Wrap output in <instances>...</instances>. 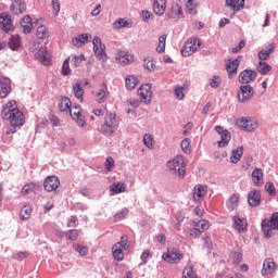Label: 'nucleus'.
Masks as SVG:
<instances>
[{"label":"nucleus","mask_w":278,"mask_h":278,"mask_svg":"<svg viewBox=\"0 0 278 278\" xmlns=\"http://www.w3.org/2000/svg\"><path fill=\"white\" fill-rule=\"evenodd\" d=\"M1 117L10 123L11 128L7 129V136L16 134L25 125V114L18 109L15 100H11L2 105Z\"/></svg>","instance_id":"nucleus-1"},{"label":"nucleus","mask_w":278,"mask_h":278,"mask_svg":"<svg viewBox=\"0 0 278 278\" xmlns=\"http://www.w3.org/2000/svg\"><path fill=\"white\" fill-rule=\"evenodd\" d=\"M116 128V113H106L104 123L100 126V134L105 138H112Z\"/></svg>","instance_id":"nucleus-2"},{"label":"nucleus","mask_w":278,"mask_h":278,"mask_svg":"<svg viewBox=\"0 0 278 278\" xmlns=\"http://www.w3.org/2000/svg\"><path fill=\"white\" fill-rule=\"evenodd\" d=\"M235 125L236 127H239V129H242L248 134H253V131L257 129L260 124L257 123V121H255V118L248 116V117L237 118L235 121Z\"/></svg>","instance_id":"nucleus-3"},{"label":"nucleus","mask_w":278,"mask_h":278,"mask_svg":"<svg viewBox=\"0 0 278 278\" xmlns=\"http://www.w3.org/2000/svg\"><path fill=\"white\" fill-rule=\"evenodd\" d=\"M93 53L99 62H108V53L105 52V43L101 41L99 36L92 39Z\"/></svg>","instance_id":"nucleus-4"},{"label":"nucleus","mask_w":278,"mask_h":278,"mask_svg":"<svg viewBox=\"0 0 278 278\" xmlns=\"http://www.w3.org/2000/svg\"><path fill=\"white\" fill-rule=\"evenodd\" d=\"M184 260V253L177 248H167V251L163 253L162 261L168 264H177Z\"/></svg>","instance_id":"nucleus-5"},{"label":"nucleus","mask_w":278,"mask_h":278,"mask_svg":"<svg viewBox=\"0 0 278 278\" xmlns=\"http://www.w3.org/2000/svg\"><path fill=\"white\" fill-rule=\"evenodd\" d=\"M137 94L141 103L149 105L153 99V91H151V84H143L137 89Z\"/></svg>","instance_id":"nucleus-6"},{"label":"nucleus","mask_w":278,"mask_h":278,"mask_svg":"<svg viewBox=\"0 0 278 278\" xmlns=\"http://www.w3.org/2000/svg\"><path fill=\"white\" fill-rule=\"evenodd\" d=\"M215 131L220 136V140L217 141V147L219 149H225V147L229 146V142H231V132L229 130L225 129L223 126H215Z\"/></svg>","instance_id":"nucleus-7"},{"label":"nucleus","mask_w":278,"mask_h":278,"mask_svg":"<svg viewBox=\"0 0 278 278\" xmlns=\"http://www.w3.org/2000/svg\"><path fill=\"white\" fill-rule=\"evenodd\" d=\"M255 94V90L251 85H241L239 87L237 99L240 103H247Z\"/></svg>","instance_id":"nucleus-8"},{"label":"nucleus","mask_w":278,"mask_h":278,"mask_svg":"<svg viewBox=\"0 0 278 278\" xmlns=\"http://www.w3.org/2000/svg\"><path fill=\"white\" fill-rule=\"evenodd\" d=\"M0 27L4 34H10V31H14V21L12 20V15L8 12H2L0 14Z\"/></svg>","instance_id":"nucleus-9"},{"label":"nucleus","mask_w":278,"mask_h":278,"mask_svg":"<svg viewBox=\"0 0 278 278\" xmlns=\"http://www.w3.org/2000/svg\"><path fill=\"white\" fill-rule=\"evenodd\" d=\"M242 55H238L236 59H228V63H226L228 79H232L233 75H238V68L240 67V62H242Z\"/></svg>","instance_id":"nucleus-10"},{"label":"nucleus","mask_w":278,"mask_h":278,"mask_svg":"<svg viewBox=\"0 0 278 278\" xmlns=\"http://www.w3.org/2000/svg\"><path fill=\"white\" fill-rule=\"evenodd\" d=\"M12 94V79L8 76H0V99H5Z\"/></svg>","instance_id":"nucleus-11"},{"label":"nucleus","mask_w":278,"mask_h":278,"mask_svg":"<svg viewBox=\"0 0 278 278\" xmlns=\"http://www.w3.org/2000/svg\"><path fill=\"white\" fill-rule=\"evenodd\" d=\"M239 84L250 85L251 81H255L257 79V71L245 68L239 74Z\"/></svg>","instance_id":"nucleus-12"},{"label":"nucleus","mask_w":278,"mask_h":278,"mask_svg":"<svg viewBox=\"0 0 278 278\" xmlns=\"http://www.w3.org/2000/svg\"><path fill=\"white\" fill-rule=\"evenodd\" d=\"M60 188V178L55 175L48 176L43 180V189L46 192H55Z\"/></svg>","instance_id":"nucleus-13"},{"label":"nucleus","mask_w":278,"mask_h":278,"mask_svg":"<svg viewBox=\"0 0 278 278\" xmlns=\"http://www.w3.org/2000/svg\"><path fill=\"white\" fill-rule=\"evenodd\" d=\"M248 204L250 207H260L262 205V191L252 189L248 193Z\"/></svg>","instance_id":"nucleus-14"},{"label":"nucleus","mask_w":278,"mask_h":278,"mask_svg":"<svg viewBox=\"0 0 278 278\" xmlns=\"http://www.w3.org/2000/svg\"><path fill=\"white\" fill-rule=\"evenodd\" d=\"M92 40V35H90L89 33H83L79 34L77 36H75L72 39V45H74V47H85V45H88V42H90Z\"/></svg>","instance_id":"nucleus-15"},{"label":"nucleus","mask_w":278,"mask_h":278,"mask_svg":"<svg viewBox=\"0 0 278 278\" xmlns=\"http://www.w3.org/2000/svg\"><path fill=\"white\" fill-rule=\"evenodd\" d=\"M233 227L239 231V233H245V231H249V223H247V219L240 218V216L236 215L232 217Z\"/></svg>","instance_id":"nucleus-16"},{"label":"nucleus","mask_w":278,"mask_h":278,"mask_svg":"<svg viewBox=\"0 0 278 278\" xmlns=\"http://www.w3.org/2000/svg\"><path fill=\"white\" fill-rule=\"evenodd\" d=\"M252 181L256 188H262L264 186V172L260 167H255L251 174Z\"/></svg>","instance_id":"nucleus-17"},{"label":"nucleus","mask_w":278,"mask_h":278,"mask_svg":"<svg viewBox=\"0 0 278 278\" xmlns=\"http://www.w3.org/2000/svg\"><path fill=\"white\" fill-rule=\"evenodd\" d=\"M10 10L13 14H25L27 12V3H25V0H13Z\"/></svg>","instance_id":"nucleus-18"},{"label":"nucleus","mask_w":278,"mask_h":278,"mask_svg":"<svg viewBox=\"0 0 278 278\" xmlns=\"http://www.w3.org/2000/svg\"><path fill=\"white\" fill-rule=\"evenodd\" d=\"M22 45H23V39L18 34L11 35V37L9 38V41L7 42V47H9L11 51H17L18 49H21Z\"/></svg>","instance_id":"nucleus-19"},{"label":"nucleus","mask_w":278,"mask_h":278,"mask_svg":"<svg viewBox=\"0 0 278 278\" xmlns=\"http://www.w3.org/2000/svg\"><path fill=\"white\" fill-rule=\"evenodd\" d=\"M205 194H207V186H203L201 184L194 186L192 199L195 203H199V200L203 199Z\"/></svg>","instance_id":"nucleus-20"},{"label":"nucleus","mask_w":278,"mask_h":278,"mask_svg":"<svg viewBox=\"0 0 278 278\" xmlns=\"http://www.w3.org/2000/svg\"><path fill=\"white\" fill-rule=\"evenodd\" d=\"M245 3L247 0H226V8H230V10L236 14V12L244 10Z\"/></svg>","instance_id":"nucleus-21"},{"label":"nucleus","mask_w":278,"mask_h":278,"mask_svg":"<svg viewBox=\"0 0 278 278\" xmlns=\"http://www.w3.org/2000/svg\"><path fill=\"white\" fill-rule=\"evenodd\" d=\"M73 108V102H71V98L66 96H61L59 100V110L60 112H67L71 114V109Z\"/></svg>","instance_id":"nucleus-22"},{"label":"nucleus","mask_w":278,"mask_h":278,"mask_svg":"<svg viewBox=\"0 0 278 278\" xmlns=\"http://www.w3.org/2000/svg\"><path fill=\"white\" fill-rule=\"evenodd\" d=\"M71 118L75 121L78 127H86V116L81 114V111H74L73 108L71 109V113H68Z\"/></svg>","instance_id":"nucleus-23"},{"label":"nucleus","mask_w":278,"mask_h":278,"mask_svg":"<svg viewBox=\"0 0 278 278\" xmlns=\"http://www.w3.org/2000/svg\"><path fill=\"white\" fill-rule=\"evenodd\" d=\"M167 0H153V12L156 16H164Z\"/></svg>","instance_id":"nucleus-24"},{"label":"nucleus","mask_w":278,"mask_h":278,"mask_svg":"<svg viewBox=\"0 0 278 278\" xmlns=\"http://www.w3.org/2000/svg\"><path fill=\"white\" fill-rule=\"evenodd\" d=\"M127 190V185L124 182H113L110 186V194L111 197H114L116 194H123Z\"/></svg>","instance_id":"nucleus-25"},{"label":"nucleus","mask_w":278,"mask_h":278,"mask_svg":"<svg viewBox=\"0 0 278 278\" xmlns=\"http://www.w3.org/2000/svg\"><path fill=\"white\" fill-rule=\"evenodd\" d=\"M242 155H244V147L241 146L233 149L230 156L231 164H238L242 160Z\"/></svg>","instance_id":"nucleus-26"},{"label":"nucleus","mask_w":278,"mask_h":278,"mask_svg":"<svg viewBox=\"0 0 278 278\" xmlns=\"http://www.w3.org/2000/svg\"><path fill=\"white\" fill-rule=\"evenodd\" d=\"M277 264L273 258H266L263 263V268H262V275H268V273H273L275 270Z\"/></svg>","instance_id":"nucleus-27"},{"label":"nucleus","mask_w":278,"mask_h":278,"mask_svg":"<svg viewBox=\"0 0 278 278\" xmlns=\"http://www.w3.org/2000/svg\"><path fill=\"white\" fill-rule=\"evenodd\" d=\"M113 27L114 29H123V28H131V20H125L123 17L117 18L114 23H113Z\"/></svg>","instance_id":"nucleus-28"},{"label":"nucleus","mask_w":278,"mask_h":278,"mask_svg":"<svg viewBox=\"0 0 278 278\" xmlns=\"http://www.w3.org/2000/svg\"><path fill=\"white\" fill-rule=\"evenodd\" d=\"M140 80L134 75H129L125 78L126 90H134Z\"/></svg>","instance_id":"nucleus-29"},{"label":"nucleus","mask_w":278,"mask_h":278,"mask_svg":"<svg viewBox=\"0 0 278 278\" xmlns=\"http://www.w3.org/2000/svg\"><path fill=\"white\" fill-rule=\"evenodd\" d=\"M256 70L261 75H268L273 71V66L268 64L266 61H260L258 65L256 66Z\"/></svg>","instance_id":"nucleus-30"},{"label":"nucleus","mask_w":278,"mask_h":278,"mask_svg":"<svg viewBox=\"0 0 278 278\" xmlns=\"http://www.w3.org/2000/svg\"><path fill=\"white\" fill-rule=\"evenodd\" d=\"M110 94V91H108V85L105 83H102V88L99 89L96 93L98 99V103H105V96Z\"/></svg>","instance_id":"nucleus-31"},{"label":"nucleus","mask_w":278,"mask_h":278,"mask_svg":"<svg viewBox=\"0 0 278 278\" xmlns=\"http://www.w3.org/2000/svg\"><path fill=\"white\" fill-rule=\"evenodd\" d=\"M73 71L71 70V56L66 58L62 64L61 75L63 77H68Z\"/></svg>","instance_id":"nucleus-32"},{"label":"nucleus","mask_w":278,"mask_h":278,"mask_svg":"<svg viewBox=\"0 0 278 278\" xmlns=\"http://www.w3.org/2000/svg\"><path fill=\"white\" fill-rule=\"evenodd\" d=\"M113 257L116 262H123L125 260V254L123 253V249L118 245L114 244L112 248Z\"/></svg>","instance_id":"nucleus-33"},{"label":"nucleus","mask_w":278,"mask_h":278,"mask_svg":"<svg viewBox=\"0 0 278 278\" xmlns=\"http://www.w3.org/2000/svg\"><path fill=\"white\" fill-rule=\"evenodd\" d=\"M31 212H33L31 205L25 204L22 207L20 213L22 220H29V218L31 217Z\"/></svg>","instance_id":"nucleus-34"},{"label":"nucleus","mask_w":278,"mask_h":278,"mask_svg":"<svg viewBox=\"0 0 278 278\" xmlns=\"http://www.w3.org/2000/svg\"><path fill=\"white\" fill-rule=\"evenodd\" d=\"M73 93L76 99H80V101H84V88L81 87L80 83H76L73 85Z\"/></svg>","instance_id":"nucleus-35"},{"label":"nucleus","mask_w":278,"mask_h":278,"mask_svg":"<svg viewBox=\"0 0 278 278\" xmlns=\"http://www.w3.org/2000/svg\"><path fill=\"white\" fill-rule=\"evenodd\" d=\"M229 203L230 205L228 206V210L230 212H233V210H236V207H238V205H240V195L233 193L230 198H229Z\"/></svg>","instance_id":"nucleus-36"},{"label":"nucleus","mask_w":278,"mask_h":278,"mask_svg":"<svg viewBox=\"0 0 278 278\" xmlns=\"http://www.w3.org/2000/svg\"><path fill=\"white\" fill-rule=\"evenodd\" d=\"M166 34L159 37V46L156 47L157 53H164L166 51Z\"/></svg>","instance_id":"nucleus-37"},{"label":"nucleus","mask_w":278,"mask_h":278,"mask_svg":"<svg viewBox=\"0 0 278 278\" xmlns=\"http://www.w3.org/2000/svg\"><path fill=\"white\" fill-rule=\"evenodd\" d=\"M85 60L86 55H84V53L79 55H74L72 58V66H74V68H79V66H81V62H85Z\"/></svg>","instance_id":"nucleus-38"},{"label":"nucleus","mask_w":278,"mask_h":278,"mask_svg":"<svg viewBox=\"0 0 278 278\" xmlns=\"http://www.w3.org/2000/svg\"><path fill=\"white\" fill-rule=\"evenodd\" d=\"M47 34H49V30H47V26L45 24H41L37 27L36 36L39 38V40L46 38Z\"/></svg>","instance_id":"nucleus-39"},{"label":"nucleus","mask_w":278,"mask_h":278,"mask_svg":"<svg viewBox=\"0 0 278 278\" xmlns=\"http://www.w3.org/2000/svg\"><path fill=\"white\" fill-rule=\"evenodd\" d=\"M265 191L269 197H275L277 194V188H275V184L273 181L265 184Z\"/></svg>","instance_id":"nucleus-40"},{"label":"nucleus","mask_w":278,"mask_h":278,"mask_svg":"<svg viewBox=\"0 0 278 278\" xmlns=\"http://www.w3.org/2000/svg\"><path fill=\"white\" fill-rule=\"evenodd\" d=\"M140 16H141L143 23H149V21H153V18H155L153 13L149 10H142L140 13Z\"/></svg>","instance_id":"nucleus-41"},{"label":"nucleus","mask_w":278,"mask_h":278,"mask_svg":"<svg viewBox=\"0 0 278 278\" xmlns=\"http://www.w3.org/2000/svg\"><path fill=\"white\" fill-rule=\"evenodd\" d=\"M117 247H121L124 251H129V240L127 236H122L121 241L115 243Z\"/></svg>","instance_id":"nucleus-42"},{"label":"nucleus","mask_w":278,"mask_h":278,"mask_svg":"<svg viewBox=\"0 0 278 278\" xmlns=\"http://www.w3.org/2000/svg\"><path fill=\"white\" fill-rule=\"evenodd\" d=\"M202 240L204 241V247L205 249L208 250V254L212 253V249H214L213 244H212V238L210 237V235L205 233L202 237Z\"/></svg>","instance_id":"nucleus-43"},{"label":"nucleus","mask_w":278,"mask_h":278,"mask_svg":"<svg viewBox=\"0 0 278 278\" xmlns=\"http://www.w3.org/2000/svg\"><path fill=\"white\" fill-rule=\"evenodd\" d=\"M184 90H186V88L181 86L176 87L174 90V94L179 101H184V99H186V93H184Z\"/></svg>","instance_id":"nucleus-44"},{"label":"nucleus","mask_w":278,"mask_h":278,"mask_svg":"<svg viewBox=\"0 0 278 278\" xmlns=\"http://www.w3.org/2000/svg\"><path fill=\"white\" fill-rule=\"evenodd\" d=\"M127 214H129V208L124 207L119 212L115 213L113 218H114L115 222L116 220H123V218H125V216H127Z\"/></svg>","instance_id":"nucleus-45"},{"label":"nucleus","mask_w":278,"mask_h":278,"mask_svg":"<svg viewBox=\"0 0 278 278\" xmlns=\"http://www.w3.org/2000/svg\"><path fill=\"white\" fill-rule=\"evenodd\" d=\"M114 164H115L114 157L108 156V157L105 159V163H104L105 170H106L108 173H112V170H114Z\"/></svg>","instance_id":"nucleus-46"},{"label":"nucleus","mask_w":278,"mask_h":278,"mask_svg":"<svg viewBox=\"0 0 278 278\" xmlns=\"http://www.w3.org/2000/svg\"><path fill=\"white\" fill-rule=\"evenodd\" d=\"M74 251H76L80 257H86V255H88V247L86 245L77 244Z\"/></svg>","instance_id":"nucleus-47"},{"label":"nucleus","mask_w":278,"mask_h":278,"mask_svg":"<svg viewBox=\"0 0 278 278\" xmlns=\"http://www.w3.org/2000/svg\"><path fill=\"white\" fill-rule=\"evenodd\" d=\"M233 264H241L242 262V248H238L237 252H232Z\"/></svg>","instance_id":"nucleus-48"},{"label":"nucleus","mask_w":278,"mask_h":278,"mask_svg":"<svg viewBox=\"0 0 278 278\" xmlns=\"http://www.w3.org/2000/svg\"><path fill=\"white\" fill-rule=\"evenodd\" d=\"M143 144L148 148V149H153V137L149 134H146L143 136Z\"/></svg>","instance_id":"nucleus-49"},{"label":"nucleus","mask_w":278,"mask_h":278,"mask_svg":"<svg viewBox=\"0 0 278 278\" xmlns=\"http://www.w3.org/2000/svg\"><path fill=\"white\" fill-rule=\"evenodd\" d=\"M244 47H247V41L244 39H241L239 41V43L231 49V52L232 53H240V51H242V49H244Z\"/></svg>","instance_id":"nucleus-50"},{"label":"nucleus","mask_w":278,"mask_h":278,"mask_svg":"<svg viewBox=\"0 0 278 278\" xmlns=\"http://www.w3.org/2000/svg\"><path fill=\"white\" fill-rule=\"evenodd\" d=\"M184 153H190V138H185L180 143Z\"/></svg>","instance_id":"nucleus-51"},{"label":"nucleus","mask_w":278,"mask_h":278,"mask_svg":"<svg viewBox=\"0 0 278 278\" xmlns=\"http://www.w3.org/2000/svg\"><path fill=\"white\" fill-rule=\"evenodd\" d=\"M78 236L79 235L77 232V229H71L67 231L66 240H70L71 242H75V240H77Z\"/></svg>","instance_id":"nucleus-52"},{"label":"nucleus","mask_w":278,"mask_h":278,"mask_svg":"<svg viewBox=\"0 0 278 278\" xmlns=\"http://www.w3.org/2000/svg\"><path fill=\"white\" fill-rule=\"evenodd\" d=\"M211 88H219L220 87V76L214 75L212 79H210Z\"/></svg>","instance_id":"nucleus-53"},{"label":"nucleus","mask_w":278,"mask_h":278,"mask_svg":"<svg viewBox=\"0 0 278 278\" xmlns=\"http://www.w3.org/2000/svg\"><path fill=\"white\" fill-rule=\"evenodd\" d=\"M48 53L47 47L42 46L39 48V50L35 53L36 60H40L41 58H45Z\"/></svg>","instance_id":"nucleus-54"},{"label":"nucleus","mask_w":278,"mask_h":278,"mask_svg":"<svg viewBox=\"0 0 278 278\" xmlns=\"http://www.w3.org/2000/svg\"><path fill=\"white\" fill-rule=\"evenodd\" d=\"M143 62H144L143 66L147 71H149L150 73L155 71V63H153V60H149L147 62V59H144Z\"/></svg>","instance_id":"nucleus-55"},{"label":"nucleus","mask_w":278,"mask_h":278,"mask_svg":"<svg viewBox=\"0 0 278 278\" xmlns=\"http://www.w3.org/2000/svg\"><path fill=\"white\" fill-rule=\"evenodd\" d=\"M119 61L122 62V64H129V62H131V59L129 58V54L122 51L119 52Z\"/></svg>","instance_id":"nucleus-56"},{"label":"nucleus","mask_w":278,"mask_h":278,"mask_svg":"<svg viewBox=\"0 0 278 278\" xmlns=\"http://www.w3.org/2000/svg\"><path fill=\"white\" fill-rule=\"evenodd\" d=\"M175 10H176V16L178 20L186 18V15H184V9L177 2L175 3Z\"/></svg>","instance_id":"nucleus-57"},{"label":"nucleus","mask_w":278,"mask_h":278,"mask_svg":"<svg viewBox=\"0 0 278 278\" xmlns=\"http://www.w3.org/2000/svg\"><path fill=\"white\" fill-rule=\"evenodd\" d=\"M21 27L23 28V34H31V29H34V24H24L20 22Z\"/></svg>","instance_id":"nucleus-58"},{"label":"nucleus","mask_w":278,"mask_h":278,"mask_svg":"<svg viewBox=\"0 0 278 278\" xmlns=\"http://www.w3.org/2000/svg\"><path fill=\"white\" fill-rule=\"evenodd\" d=\"M257 58H258V60H261V62H266V60H268L270 56L266 52V50L262 49V50L258 51Z\"/></svg>","instance_id":"nucleus-59"},{"label":"nucleus","mask_w":278,"mask_h":278,"mask_svg":"<svg viewBox=\"0 0 278 278\" xmlns=\"http://www.w3.org/2000/svg\"><path fill=\"white\" fill-rule=\"evenodd\" d=\"M60 0H52V10H53V14L54 16H58L60 14Z\"/></svg>","instance_id":"nucleus-60"},{"label":"nucleus","mask_w":278,"mask_h":278,"mask_svg":"<svg viewBox=\"0 0 278 278\" xmlns=\"http://www.w3.org/2000/svg\"><path fill=\"white\" fill-rule=\"evenodd\" d=\"M187 45L197 47V51H199V49L201 48V39H199V38L189 39V40H187Z\"/></svg>","instance_id":"nucleus-61"},{"label":"nucleus","mask_w":278,"mask_h":278,"mask_svg":"<svg viewBox=\"0 0 278 278\" xmlns=\"http://www.w3.org/2000/svg\"><path fill=\"white\" fill-rule=\"evenodd\" d=\"M200 231H207L210 229V220L201 219L200 220Z\"/></svg>","instance_id":"nucleus-62"},{"label":"nucleus","mask_w":278,"mask_h":278,"mask_svg":"<svg viewBox=\"0 0 278 278\" xmlns=\"http://www.w3.org/2000/svg\"><path fill=\"white\" fill-rule=\"evenodd\" d=\"M193 270H194V267L190 266L187 271V275H182V278H199V276H197V274H194Z\"/></svg>","instance_id":"nucleus-63"},{"label":"nucleus","mask_w":278,"mask_h":278,"mask_svg":"<svg viewBox=\"0 0 278 278\" xmlns=\"http://www.w3.org/2000/svg\"><path fill=\"white\" fill-rule=\"evenodd\" d=\"M166 18H175L176 16V9L175 3L172 5V8L165 13Z\"/></svg>","instance_id":"nucleus-64"}]
</instances>
